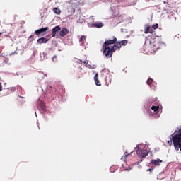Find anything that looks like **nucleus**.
<instances>
[{
	"label": "nucleus",
	"instance_id": "obj_2",
	"mask_svg": "<svg viewBox=\"0 0 181 181\" xmlns=\"http://www.w3.org/2000/svg\"><path fill=\"white\" fill-rule=\"evenodd\" d=\"M149 47L151 49L153 52H155V50H158L160 47L162 46V42L159 40V39H151L149 40Z\"/></svg>",
	"mask_w": 181,
	"mask_h": 181
},
{
	"label": "nucleus",
	"instance_id": "obj_6",
	"mask_svg": "<svg viewBox=\"0 0 181 181\" xmlns=\"http://www.w3.org/2000/svg\"><path fill=\"white\" fill-rule=\"evenodd\" d=\"M110 45H117V37H113L112 40H107L104 42L103 46L110 47Z\"/></svg>",
	"mask_w": 181,
	"mask_h": 181
},
{
	"label": "nucleus",
	"instance_id": "obj_9",
	"mask_svg": "<svg viewBox=\"0 0 181 181\" xmlns=\"http://www.w3.org/2000/svg\"><path fill=\"white\" fill-rule=\"evenodd\" d=\"M60 26L57 25L56 27H54L52 30V37H56V35H57V33L59 32V30H60Z\"/></svg>",
	"mask_w": 181,
	"mask_h": 181
},
{
	"label": "nucleus",
	"instance_id": "obj_26",
	"mask_svg": "<svg viewBox=\"0 0 181 181\" xmlns=\"http://www.w3.org/2000/svg\"><path fill=\"white\" fill-rule=\"evenodd\" d=\"M0 91H2V84L0 82Z\"/></svg>",
	"mask_w": 181,
	"mask_h": 181
},
{
	"label": "nucleus",
	"instance_id": "obj_13",
	"mask_svg": "<svg viewBox=\"0 0 181 181\" xmlns=\"http://www.w3.org/2000/svg\"><path fill=\"white\" fill-rule=\"evenodd\" d=\"M94 80L96 86H101V82H100V80H98V74H96L94 76Z\"/></svg>",
	"mask_w": 181,
	"mask_h": 181
},
{
	"label": "nucleus",
	"instance_id": "obj_5",
	"mask_svg": "<svg viewBox=\"0 0 181 181\" xmlns=\"http://www.w3.org/2000/svg\"><path fill=\"white\" fill-rule=\"evenodd\" d=\"M127 45H128V40H124L120 42H117L114 45L117 50H121L122 46H127Z\"/></svg>",
	"mask_w": 181,
	"mask_h": 181
},
{
	"label": "nucleus",
	"instance_id": "obj_4",
	"mask_svg": "<svg viewBox=\"0 0 181 181\" xmlns=\"http://www.w3.org/2000/svg\"><path fill=\"white\" fill-rule=\"evenodd\" d=\"M148 154L149 153H148L147 150H145L141 148H138L137 155L139 158H140V159H142V158H146V156H148Z\"/></svg>",
	"mask_w": 181,
	"mask_h": 181
},
{
	"label": "nucleus",
	"instance_id": "obj_20",
	"mask_svg": "<svg viewBox=\"0 0 181 181\" xmlns=\"http://www.w3.org/2000/svg\"><path fill=\"white\" fill-rule=\"evenodd\" d=\"M151 27H146L144 29V33H146V35H148V33H149V30H150Z\"/></svg>",
	"mask_w": 181,
	"mask_h": 181
},
{
	"label": "nucleus",
	"instance_id": "obj_15",
	"mask_svg": "<svg viewBox=\"0 0 181 181\" xmlns=\"http://www.w3.org/2000/svg\"><path fill=\"white\" fill-rule=\"evenodd\" d=\"M40 107L42 111H45L46 110V105H45V103H41L40 104Z\"/></svg>",
	"mask_w": 181,
	"mask_h": 181
},
{
	"label": "nucleus",
	"instance_id": "obj_23",
	"mask_svg": "<svg viewBox=\"0 0 181 181\" xmlns=\"http://www.w3.org/2000/svg\"><path fill=\"white\" fill-rule=\"evenodd\" d=\"M148 33H153V29L151 28V27Z\"/></svg>",
	"mask_w": 181,
	"mask_h": 181
},
{
	"label": "nucleus",
	"instance_id": "obj_22",
	"mask_svg": "<svg viewBox=\"0 0 181 181\" xmlns=\"http://www.w3.org/2000/svg\"><path fill=\"white\" fill-rule=\"evenodd\" d=\"M57 55H54L52 58V62H57Z\"/></svg>",
	"mask_w": 181,
	"mask_h": 181
},
{
	"label": "nucleus",
	"instance_id": "obj_21",
	"mask_svg": "<svg viewBox=\"0 0 181 181\" xmlns=\"http://www.w3.org/2000/svg\"><path fill=\"white\" fill-rule=\"evenodd\" d=\"M158 28H159V25L158 23H156L152 25L153 29H158Z\"/></svg>",
	"mask_w": 181,
	"mask_h": 181
},
{
	"label": "nucleus",
	"instance_id": "obj_3",
	"mask_svg": "<svg viewBox=\"0 0 181 181\" xmlns=\"http://www.w3.org/2000/svg\"><path fill=\"white\" fill-rule=\"evenodd\" d=\"M103 54H105V56H106V57H112V52H115V50H117V48L115 47V46H112V47H105L103 45Z\"/></svg>",
	"mask_w": 181,
	"mask_h": 181
},
{
	"label": "nucleus",
	"instance_id": "obj_10",
	"mask_svg": "<svg viewBox=\"0 0 181 181\" xmlns=\"http://www.w3.org/2000/svg\"><path fill=\"white\" fill-rule=\"evenodd\" d=\"M69 34V29L64 28H62V30L59 32V36L61 37H64V36H66V35Z\"/></svg>",
	"mask_w": 181,
	"mask_h": 181
},
{
	"label": "nucleus",
	"instance_id": "obj_14",
	"mask_svg": "<svg viewBox=\"0 0 181 181\" xmlns=\"http://www.w3.org/2000/svg\"><path fill=\"white\" fill-rule=\"evenodd\" d=\"M53 12L55 13L56 15H60V13H62V10L57 7H55L53 8Z\"/></svg>",
	"mask_w": 181,
	"mask_h": 181
},
{
	"label": "nucleus",
	"instance_id": "obj_29",
	"mask_svg": "<svg viewBox=\"0 0 181 181\" xmlns=\"http://www.w3.org/2000/svg\"><path fill=\"white\" fill-rule=\"evenodd\" d=\"M130 153H132V152H130Z\"/></svg>",
	"mask_w": 181,
	"mask_h": 181
},
{
	"label": "nucleus",
	"instance_id": "obj_1",
	"mask_svg": "<svg viewBox=\"0 0 181 181\" xmlns=\"http://www.w3.org/2000/svg\"><path fill=\"white\" fill-rule=\"evenodd\" d=\"M170 138V141H168V144L173 143L175 151L181 152V128L175 130Z\"/></svg>",
	"mask_w": 181,
	"mask_h": 181
},
{
	"label": "nucleus",
	"instance_id": "obj_16",
	"mask_svg": "<svg viewBox=\"0 0 181 181\" xmlns=\"http://www.w3.org/2000/svg\"><path fill=\"white\" fill-rule=\"evenodd\" d=\"M151 110H153V111H154V112H156L159 111V106H152Z\"/></svg>",
	"mask_w": 181,
	"mask_h": 181
},
{
	"label": "nucleus",
	"instance_id": "obj_8",
	"mask_svg": "<svg viewBox=\"0 0 181 181\" xmlns=\"http://www.w3.org/2000/svg\"><path fill=\"white\" fill-rule=\"evenodd\" d=\"M162 160L157 158V159H153L151 161V165H153V166H160V163H162Z\"/></svg>",
	"mask_w": 181,
	"mask_h": 181
},
{
	"label": "nucleus",
	"instance_id": "obj_25",
	"mask_svg": "<svg viewBox=\"0 0 181 181\" xmlns=\"http://www.w3.org/2000/svg\"><path fill=\"white\" fill-rule=\"evenodd\" d=\"M152 170H153V168H150L147 170V172H152Z\"/></svg>",
	"mask_w": 181,
	"mask_h": 181
},
{
	"label": "nucleus",
	"instance_id": "obj_7",
	"mask_svg": "<svg viewBox=\"0 0 181 181\" xmlns=\"http://www.w3.org/2000/svg\"><path fill=\"white\" fill-rule=\"evenodd\" d=\"M47 30H49V27L40 28L35 31V35H37V36H39V35L45 32H47Z\"/></svg>",
	"mask_w": 181,
	"mask_h": 181
},
{
	"label": "nucleus",
	"instance_id": "obj_24",
	"mask_svg": "<svg viewBox=\"0 0 181 181\" xmlns=\"http://www.w3.org/2000/svg\"><path fill=\"white\" fill-rule=\"evenodd\" d=\"M83 64H88V61L86 60L83 62Z\"/></svg>",
	"mask_w": 181,
	"mask_h": 181
},
{
	"label": "nucleus",
	"instance_id": "obj_27",
	"mask_svg": "<svg viewBox=\"0 0 181 181\" xmlns=\"http://www.w3.org/2000/svg\"><path fill=\"white\" fill-rule=\"evenodd\" d=\"M11 26H13V25L12 23H10Z\"/></svg>",
	"mask_w": 181,
	"mask_h": 181
},
{
	"label": "nucleus",
	"instance_id": "obj_17",
	"mask_svg": "<svg viewBox=\"0 0 181 181\" xmlns=\"http://www.w3.org/2000/svg\"><path fill=\"white\" fill-rule=\"evenodd\" d=\"M128 155H129V154H128V153L126 152L124 153V156H122V158H121L122 162H125V158H127V156H128Z\"/></svg>",
	"mask_w": 181,
	"mask_h": 181
},
{
	"label": "nucleus",
	"instance_id": "obj_19",
	"mask_svg": "<svg viewBox=\"0 0 181 181\" xmlns=\"http://www.w3.org/2000/svg\"><path fill=\"white\" fill-rule=\"evenodd\" d=\"M87 37L86 35H82L80 38V42H85V40H86Z\"/></svg>",
	"mask_w": 181,
	"mask_h": 181
},
{
	"label": "nucleus",
	"instance_id": "obj_18",
	"mask_svg": "<svg viewBox=\"0 0 181 181\" xmlns=\"http://www.w3.org/2000/svg\"><path fill=\"white\" fill-rule=\"evenodd\" d=\"M148 86H151L152 84V83H153V79L152 78H148L146 81Z\"/></svg>",
	"mask_w": 181,
	"mask_h": 181
},
{
	"label": "nucleus",
	"instance_id": "obj_28",
	"mask_svg": "<svg viewBox=\"0 0 181 181\" xmlns=\"http://www.w3.org/2000/svg\"><path fill=\"white\" fill-rule=\"evenodd\" d=\"M11 29H15V28H12Z\"/></svg>",
	"mask_w": 181,
	"mask_h": 181
},
{
	"label": "nucleus",
	"instance_id": "obj_11",
	"mask_svg": "<svg viewBox=\"0 0 181 181\" xmlns=\"http://www.w3.org/2000/svg\"><path fill=\"white\" fill-rule=\"evenodd\" d=\"M103 26H104V24L101 22H97L92 24L93 28H97L98 29L103 28Z\"/></svg>",
	"mask_w": 181,
	"mask_h": 181
},
{
	"label": "nucleus",
	"instance_id": "obj_12",
	"mask_svg": "<svg viewBox=\"0 0 181 181\" xmlns=\"http://www.w3.org/2000/svg\"><path fill=\"white\" fill-rule=\"evenodd\" d=\"M37 43L39 45H42V43H46L47 42H49V39L45 38V37H41L37 40Z\"/></svg>",
	"mask_w": 181,
	"mask_h": 181
}]
</instances>
